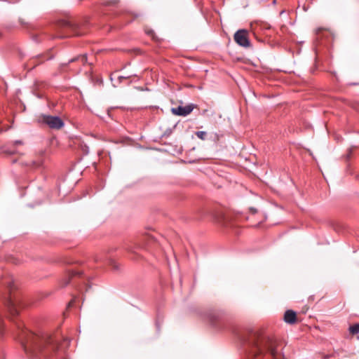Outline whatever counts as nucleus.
<instances>
[{"mask_svg": "<svg viewBox=\"0 0 359 359\" xmlns=\"http://www.w3.org/2000/svg\"><path fill=\"white\" fill-rule=\"evenodd\" d=\"M17 327L20 331L19 338L22 346L30 358H37L41 355L48 358L54 353L63 351L69 343L67 339H64L63 343L60 344V337L57 334L52 336L45 332L34 333L24 329L20 323H18Z\"/></svg>", "mask_w": 359, "mask_h": 359, "instance_id": "f257e3e1", "label": "nucleus"}, {"mask_svg": "<svg viewBox=\"0 0 359 359\" xmlns=\"http://www.w3.org/2000/svg\"><path fill=\"white\" fill-rule=\"evenodd\" d=\"M241 343L247 346L252 358L259 355L269 353L271 359H284L278 351L279 343L273 337L263 336L258 332L250 331L241 337Z\"/></svg>", "mask_w": 359, "mask_h": 359, "instance_id": "f03ea898", "label": "nucleus"}, {"mask_svg": "<svg viewBox=\"0 0 359 359\" xmlns=\"http://www.w3.org/2000/svg\"><path fill=\"white\" fill-rule=\"evenodd\" d=\"M2 287L5 288L8 294H3L0 291V296H4V304L10 316L14 318L19 313L20 307V300L15 296L11 295V292L15 287L13 279L9 275L4 276L1 282Z\"/></svg>", "mask_w": 359, "mask_h": 359, "instance_id": "7ed1b4c3", "label": "nucleus"}, {"mask_svg": "<svg viewBox=\"0 0 359 359\" xmlns=\"http://www.w3.org/2000/svg\"><path fill=\"white\" fill-rule=\"evenodd\" d=\"M41 121L51 129L59 130L64 126L63 121L57 116L43 115Z\"/></svg>", "mask_w": 359, "mask_h": 359, "instance_id": "20e7f679", "label": "nucleus"}, {"mask_svg": "<svg viewBox=\"0 0 359 359\" xmlns=\"http://www.w3.org/2000/svg\"><path fill=\"white\" fill-rule=\"evenodd\" d=\"M234 41L239 46L245 48L250 46V41L248 38V32L245 29L238 30L233 36Z\"/></svg>", "mask_w": 359, "mask_h": 359, "instance_id": "39448f33", "label": "nucleus"}, {"mask_svg": "<svg viewBox=\"0 0 359 359\" xmlns=\"http://www.w3.org/2000/svg\"><path fill=\"white\" fill-rule=\"evenodd\" d=\"M193 109L194 107L191 105H187L185 107L178 106L177 107L172 108V112L175 115L185 116L189 114Z\"/></svg>", "mask_w": 359, "mask_h": 359, "instance_id": "423d86ee", "label": "nucleus"}, {"mask_svg": "<svg viewBox=\"0 0 359 359\" xmlns=\"http://www.w3.org/2000/svg\"><path fill=\"white\" fill-rule=\"evenodd\" d=\"M284 321L286 323L293 325L297 322V314L292 310H287L284 314Z\"/></svg>", "mask_w": 359, "mask_h": 359, "instance_id": "0eeeda50", "label": "nucleus"}, {"mask_svg": "<svg viewBox=\"0 0 359 359\" xmlns=\"http://www.w3.org/2000/svg\"><path fill=\"white\" fill-rule=\"evenodd\" d=\"M83 273V272L81 271H76V270H70L68 272V277L67 278H65V279L63 280L62 283V287H65L66 285H67L69 282H70V280L74 277V276H81Z\"/></svg>", "mask_w": 359, "mask_h": 359, "instance_id": "6e6552de", "label": "nucleus"}, {"mask_svg": "<svg viewBox=\"0 0 359 359\" xmlns=\"http://www.w3.org/2000/svg\"><path fill=\"white\" fill-rule=\"evenodd\" d=\"M95 262H109V264L114 265V267L116 269V266H115L114 262L112 259H108L106 257L104 253H101L100 255H97L95 257Z\"/></svg>", "mask_w": 359, "mask_h": 359, "instance_id": "1a4fd4ad", "label": "nucleus"}, {"mask_svg": "<svg viewBox=\"0 0 359 359\" xmlns=\"http://www.w3.org/2000/svg\"><path fill=\"white\" fill-rule=\"evenodd\" d=\"M76 61L81 62V63L83 65H84L87 62V55L86 54L81 55H79L77 57H75L71 59L69 61V62L71 63V62H76Z\"/></svg>", "mask_w": 359, "mask_h": 359, "instance_id": "9d476101", "label": "nucleus"}, {"mask_svg": "<svg viewBox=\"0 0 359 359\" xmlns=\"http://www.w3.org/2000/svg\"><path fill=\"white\" fill-rule=\"evenodd\" d=\"M349 332L352 334H356L359 333V323H355L349 327Z\"/></svg>", "mask_w": 359, "mask_h": 359, "instance_id": "9b49d317", "label": "nucleus"}, {"mask_svg": "<svg viewBox=\"0 0 359 359\" xmlns=\"http://www.w3.org/2000/svg\"><path fill=\"white\" fill-rule=\"evenodd\" d=\"M196 135L201 140H204L206 139L207 133L205 131H197Z\"/></svg>", "mask_w": 359, "mask_h": 359, "instance_id": "f8f14e48", "label": "nucleus"}, {"mask_svg": "<svg viewBox=\"0 0 359 359\" xmlns=\"http://www.w3.org/2000/svg\"><path fill=\"white\" fill-rule=\"evenodd\" d=\"M132 76V75H121L118 76V79L120 81H121L123 79H127Z\"/></svg>", "mask_w": 359, "mask_h": 359, "instance_id": "ddd939ff", "label": "nucleus"}, {"mask_svg": "<svg viewBox=\"0 0 359 359\" xmlns=\"http://www.w3.org/2000/svg\"><path fill=\"white\" fill-rule=\"evenodd\" d=\"M129 15H131L133 17V18L131 20H130L129 22H131L133 19H135V18H136L140 16V14H137V13H136V14H135V13H129Z\"/></svg>", "mask_w": 359, "mask_h": 359, "instance_id": "4468645a", "label": "nucleus"}, {"mask_svg": "<svg viewBox=\"0 0 359 359\" xmlns=\"http://www.w3.org/2000/svg\"><path fill=\"white\" fill-rule=\"evenodd\" d=\"M65 26L72 27V24L69 22H65Z\"/></svg>", "mask_w": 359, "mask_h": 359, "instance_id": "2eb2a0df", "label": "nucleus"}, {"mask_svg": "<svg viewBox=\"0 0 359 359\" xmlns=\"http://www.w3.org/2000/svg\"><path fill=\"white\" fill-rule=\"evenodd\" d=\"M22 144V142L20 140H17L15 142V144Z\"/></svg>", "mask_w": 359, "mask_h": 359, "instance_id": "dca6fc26", "label": "nucleus"}, {"mask_svg": "<svg viewBox=\"0 0 359 359\" xmlns=\"http://www.w3.org/2000/svg\"><path fill=\"white\" fill-rule=\"evenodd\" d=\"M250 211H251L252 213H254V214H255V213H256V212H257L256 209H255V208H250Z\"/></svg>", "mask_w": 359, "mask_h": 359, "instance_id": "f3484780", "label": "nucleus"}, {"mask_svg": "<svg viewBox=\"0 0 359 359\" xmlns=\"http://www.w3.org/2000/svg\"><path fill=\"white\" fill-rule=\"evenodd\" d=\"M219 318V315H217L215 318L211 319L212 321L217 320Z\"/></svg>", "mask_w": 359, "mask_h": 359, "instance_id": "a211bd4d", "label": "nucleus"}, {"mask_svg": "<svg viewBox=\"0 0 359 359\" xmlns=\"http://www.w3.org/2000/svg\"><path fill=\"white\" fill-rule=\"evenodd\" d=\"M74 35H80L81 34L78 32H74Z\"/></svg>", "mask_w": 359, "mask_h": 359, "instance_id": "6ab92c4d", "label": "nucleus"}]
</instances>
